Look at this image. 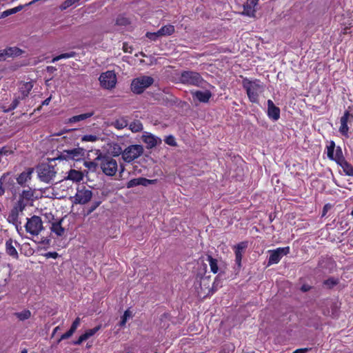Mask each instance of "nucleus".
I'll return each instance as SVG.
<instances>
[{
	"label": "nucleus",
	"instance_id": "nucleus-1",
	"mask_svg": "<svg viewBox=\"0 0 353 353\" xmlns=\"http://www.w3.org/2000/svg\"><path fill=\"white\" fill-rule=\"evenodd\" d=\"M242 85L247 92L248 97L252 103L259 102V96L263 91V85L259 80L250 81L245 78Z\"/></svg>",
	"mask_w": 353,
	"mask_h": 353
},
{
	"label": "nucleus",
	"instance_id": "nucleus-2",
	"mask_svg": "<svg viewBox=\"0 0 353 353\" xmlns=\"http://www.w3.org/2000/svg\"><path fill=\"white\" fill-rule=\"evenodd\" d=\"M96 160L99 161V166L104 174L109 176H113L118 170V164L112 157L102 154L100 153Z\"/></svg>",
	"mask_w": 353,
	"mask_h": 353
},
{
	"label": "nucleus",
	"instance_id": "nucleus-3",
	"mask_svg": "<svg viewBox=\"0 0 353 353\" xmlns=\"http://www.w3.org/2000/svg\"><path fill=\"white\" fill-rule=\"evenodd\" d=\"M180 81L183 84L202 88L207 84L199 73L191 70L183 71L180 75Z\"/></svg>",
	"mask_w": 353,
	"mask_h": 353
},
{
	"label": "nucleus",
	"instance_id": "nucleus-4",
	"mask_svg": "<svg viewBox=\"0 0 353 353\" xmlns=\"http://www.w3.org/2000/svg\"><path fill=\"white\" fill-rule=\"evenodd\" d=\"M57 170L55 165L49 163H43L37 167L39 179L45 183L52 182L56 176Z\"/></svg>",
	"mask_w": 353,
	"mask_h": 353
},
{
	"label": "nucleus",
	"instance_id": "nucleus-5",
	"mask_svg": "<svg viewBox=\"0 0 353 353\" xmlns=\"http://www.w3.org/2000/svg\"><path fill=\"white\" fill-rule=\"evenodd\" d=\"M25 228L28 233L37 236L44 229L41 218L37 215L28 218Z\"/></svg>",
	"mask_w": 353,
	"mask_h": 353
},
{
	"label": "nucleus",
	"instance_id": "nucleus-6",
	"mask_svg": "<svg viewBox=\"0 0 353 353\" xmlns=\"http://www.w3.org/2000/svg\"><path fill=\"white\" fill-rule=\"evenodd\" d=\"M154 83L151 77L142 76L134 79L131 83V90L135 94H141Z\"/></svg>",
	"mask_w": 353,
	"mask_h": 353
},
{
	"label": "nucleus",
	"instance_id": "nucleus-7",
	"mask_svg": "<svg viewBox=\"0 0 353 353\" xmlns=\"http://www.w3.org/2000/svg\"><path fill=\"white\" fill-rule=\"evenodd\" d=\"M144 149L141 145H131L123 150V160L126 163H131L143 153Z\"/></svg>",
	"mask_w": 353,
	"mask_h": 353
},
{
	"label": "nucleus",
	"instance_id": "nucleus-8",
	"mask_svg": "<svg viewBox=\"0 0 353 353\" xmlns=\"http://www.w3.org/2000/svg\"><path fill=\"white\" fill-rule=\"evenodd\" d=\"M92 195L91 190L83 185L79 186L74 196V200L73 203L75 204H85L91 200Z\"/></svg>",
	"mask_w": 353,
	"mask_h": 353
},
{
	"label": "nucleus",
	"instance_id": "nucleus-9",
	"mask_svg": "<svg viewBox=\"0 0 353 353\" xmlns=\"http://www.w3.org/2000/svg\"><path fill=\"white\" fill-rule=\"evenodd\" d=\"M99 80L101 87L105 89L110 90L115 87L117 83V77L114 71L108 70L103 72Z\"/></svg>",
	"mask_w": 353,
	"mask_h": 353
},
{
	"label": "nucleus",
	"instance_id": "nucleus-10",
	"mask_svg": "<svg viewBox=\"0 0 353 353\" xmlns=\"http://www.w3.org/2000/svg\"><path fill=\"white\" fill-rule=\"evenodd\" d=\"M85 154V151L81 148H75L70 150H64L59 156V159L79 161Z\"/></svg>",
	"mask_w": 353,
	"mask_h": 353
},
{
	"label": "nucleus",
	"instance_id": "nucleus-11",
	"mask_svg": "<svg viewBox=\"0 0 353 353\" xmlns=\"http://www.w3.org/2000/svg\"><path fill=\"white\" fill-rule=\"evenodd\" d=\"M290 252V248H279L276 250L270 251V254L268 260V265L278 263L281 259L287 255Z\"/></svg>",
	"mask_w": 353,
	"mask_h": 353
},
{
	"label": "nucleus",
	"instance_id": "nucleus-12",
	"mask_svg": "<svg viewBox=\"0 0 353 353\" xmlns=\"http://www.w3.org/2000/svg\"><path fill=\"white\" fill-rule=\"evenodd\" d=\"M156 182H157L156 179L150 180V179H148L143 178V177H139V178L132 179L130 180L126 183V188H131L138 186V185H143V186L146 187L149 185L154 184Z\"/></svg>",
	"mask_w": 353,
	"mask_h": 353
},
{
	"label": "nucleus",
	"instance_id": "nucleus-13",
	"mask_svg": "<svg viewBox=\"0 0 353 353\" xmlns=\"http://www.w3.org/2000/svg\"><path fill=\"white\" fill-rule=\"evenodd\" d=\"M191 94L194 101L196 100L201 103H208L212 96V92L208 90L205 91H191Z\"/></svg>",
	"mask_w": 353,
	"mask_h": 353
},
{
	"label": "nucleus",
	"instance_id": "nucleus-14",
	"mask_svg": "<svg viewBox=\"0 0 353 353\" xmlns=\"http://www.w3.org/2000/svg\"><path fill=\"white\" fill-rule=\"evenodd\" d=\"M141 139L146 144L148 148H152L161 143V139L160 138L147 132L142 135Z\"/></svg>",
	"mask_w": 353,
	"mask_h": 353
},
{
	"label": "nucleus",
	"instance_id": "nucleus-15",
	"mask_svg": "<svg viewBox=\"0 0 353 353\" xmlns=\"http://www.w3.org/2000/svg\"><path fill=\"white\" fill-rule=\"evenodd\" d=\"M268 116L273 120L277 121L280 118V109L276 107L271 99H268Z\"/></svg>",
	"mask_w": 353,
	"mask_h": 353
},
{
	"label": "nucleus",
	"instance_id": "nucleus-16",
	"mask_svg": "<svg viewBox=\"0 0 353 353\" xmlns=\"http://www.w3.org/2000/svg\"><path fill=\"white\" fill-rule=\"evenodd\" d=\"M17 245H19V243L12 239H9L6 242V252L15 259L19 258V254L15 248Z\"/></svg>",
	"mask_w": 353,
	"mask_h": 353
},
{
	"label": "nucleus",
	"instance_id": "nucleus-17",
	"mask_svg": "<svg viewBox=\"0 0 353 353\" xmlns=\"http://www.w3.org/2000/svg\"><path fill=\"white\" fill-rule=\"evenodd\" d=\"M247 246V242H241L235 246V262L239 268L241 266L243 253Z\"/></svg>",
	"mask_w": 353,
	"mask_h": 353
},
{
	"label": "nucleus",
	"instance_id": "nucleus-18",
	"mask_svg": "<svg viewBox=\"0 0 353 353\" xmlns=\"http://www.w3.org/2000/svg\"><path fill=\"white\" fill-rule=\"evenodd\" d=\"M33 172L32 168H28L26 171L21 172L17 178H16V181L18 184L21 186H24L26 183L31 179V176Z\"/></svg>",
	"mask_w": 353,
	"mask_h": 353
},
{
	"label": "nucleus",
	"instance_id": "nucleus-19",
	"mask_svg": "<svg viewBox=\"0 0 353 353\" xmlns=\"http://www.w3.org/2000/svg\"><path fill=\"white\" fill-rule=\"evenodd\" d=\"M83 178V174L81 171L71 169L68 172V175L65 177V180H70L73 182H79Z\"/></svg>",
	"mask_w": 353,
	"mask_h": 353
},
{
	"label": "nucleus",
	"instance_id": "nucleus-20",
	"mask_svg": "<svg viewBox=\"0 0 353 353\" xmlns=\"http://www.w3.org/2000/svg\"><path fill=\"white\" fill-rule=\"evenodd\" d=\"M63 219H60L55 222L52 223L50 230L52 232H54L57 236H61L63 235L65 232V229L61 226V223Z\"/></svg>",
	"mask_w": 353,
	"mask_h": 353
},
{
	"label": "nucleus",
	"instance_id": "nucleus-21",
	"mask_svg": "<svg viewBox=\"0 0 353 353\" xmlns=\"http://www.w3.org/2000/svg\"><path fill=\"white\" fill-rule=\"evenodd\" d=\"M1 181L4 183V186L10 190H12L14 188V180L15 178L11 176L9 172L3 174L1 176Z\"/></svg>",
	"mask_w": 353,
	"mask_h": 353
},
{
	"label": "nucleus",
	"instance_id": "nucleus-22",
	"mask_svg": "<svg viewBox=\"0 0 353 353\" xmlns=\"http://www.w3.org/2000/svg\"><path fill=\"white\" fill-rule=\"evenodd\" d=\"M350 113L349 112L346 111L344 114V115L341 118V127L339 128V132L343 134V135H347V132H348V126H347V121H348V118L350 117Z\"/></svg>",
	"mask_w": 353,
	"mask_h": 353
},
{
	"label": "nucleus",
	"instance_id": "nucleus-23",
	"mask_svg": "<svg viewBox=\"0 0 353 353\" xmlns=\"http://www.w3.org/2000/svg\"><path fill=\"white\" fill-rule=\"evenodd\" d=\"M33 88V83L32 82H26L23 83L19 88V92L21 94V99H24L26 97L28 96L30 91L32 90Z\"/></svg>",
	"mask_w": 353,
	"mask_h": 353
},
{
	"label": "nucleus",
	"instance_id": "nucleus-24",
	"mask_svg": "<svg viewBox=\"0 0 353 353\" xmlns=\"http://www.w3.org/2000/svg\"><path fill=\"white\" fill-rule=\"evenodd\" d=\"M109 150L113 157L123 156V150L118 143L112 142L109 144Z\"/></svg>",
	"mask_w": 353,
	"mask_h": 353
},
{
	"label": "nucleus",
	"instance_id": "nucleus-25",
	"mask_svg": "<svg viewBox=\"0 0 353 353\" xmlns=\"http://www.w3.org/2000/svg\"><path fill=\"white\" fill-rule=\"evenodd\" d=\"M94 114V111H90L84 114L73 116L68 119V123H77L88 118H90Z\"/></svg>",
	"mask_w": 353,
	"mask_h": 353
},
{
	"label": "nucleus",
	"instance_id": "nucleus-26",
	"mask_svg": "<svg viewBox=\"0 0 353 353\" xmlns=\"http://www.w3.org/2000/svg\"><path fill=\"white\" fill-rule=\"evenodd\" d=\"M112 125L118 130L125 128L128 125V117H121L112 123Z\"/></svg>",
	"mask_w": 353,
	"mask_h": 353
},
{
	"label": "nucleus",
	"instance_id": "nucleus-27",
	"mask_svg": "<svg viewBox=\"0 0 353 353\" xmlns=\"http://www.w3.org/2000/svg\"><path fill=\"white\" fill-rule=\"evenodd\" d=\"M174 32V27L172 25H166L161 27L158 31L157 34L162 36H169L171 35Z\"/></svg>",
	"mask_w": 353,
	"mask_h": 353
},
{
	"label": "nucleus",
	"instance_id": "nucleus-28",
	"mask_svg": "<svg viewBox=\"0 0 353 353\" xmlns=\"http://www.w3.org/2000/svg\"><path fill=\"white\" fill-rule=\"evenodd\" d=\"M8 57H16L22 54L23 50L17 47H9L6 48Z\"/></svg>",
	"mask_w": 353,
	"mask_h": 353
},
{
	"label": "nucleus",
	"instance_id": "nucleus-29",
	"mask_svg": "<svg viewBox=\"0 0 353 353\" xmlns=\"http://www.w3.org/2000/svg\"><path fill=\"white\" fill-rule=\"evenodd\" d=\"M33 196L34 191L31 188H29L28 190H23L19 195V198L26 202L32 200Z\"/></svg>",
	"mask_w": 353,
	"mask_h": 353
},
{
	"label": "nucleus",
	"instance_id": "nucleus-30",
	"mask_svg": "<svg viewBox=\"0 0 353 353\" xmlns=\"http://www.w3.org/2000/svg\"><path fill=\"white\" fill-rule=\"evenodd\" d=\"M14 316L19 320V321H25L30 318L31 316V312L29 310H23L21 312H16L14 313Z\"/></svg>",
	"mask_w": 353,
	"mask_h": 353
},
{
	"label": "nucleus",
	"instance_id": "nucleus-31",
	"mask_svg": "<svg viewBox=\"0 0 353 353\" xmlns=\"http://www.w3.org/2000/svg\"><path fill=\"white\" fill-rule=\"evenodd\" d=\"M342 168L345 174L352 176L353 174V166L349 163L346 160L339 164Z\"/></svg>",
	"mask_w": 353,
	"mask_h": 353
},
{
	"label": "nucleus",
	"instance_id": "nucleus-32",
	"mask_svg": "<svg viewBox=\"0 0 353 353\" xmlns=\"http://www.w3.org/2000/svg\"><path fill=\"white\" fill-rule=\"evenodd\" d=\"M129 129L132 132H139L143 130V124L139 120H136L129 124Z\"/></svg>",
	"mask_w": 353,
	"mask_h": 353
},
{
	"label": "nucleus",
	"instance_id": "nucleus-33",
	"mask_svg": "<svg viewBox=\"0 0 353 353\" xmlns=\"http://www.w3.org/2000/svg\"><path fill=\"white\" fill-rule=\"evenodd\" d=\"M19 213H18L16 210H12L8 216L7 220L10 223H12L13 225H17L18 222L19 221Z\"/></svg>",
	"mask_w": 353,
	"mask_h": 353
},
{
	"label": "nucleus",
	"instance_id": "nucleus-34",
	"mask_svg": "<svg viewBox=\"0 0 353 353\" xmlns=\"http://www.w3.org/2000/svg\"><path fill=\"white\" fill-rule=\"evenodd\" d=\"M333 161H335L337 163V164H339L345 161L343 154L342 149L339 146L336 148V152L334 155Z\"/></svg>",
	"mask_w": 353,
	"mask_h": 353
},
{
	"label": "nucleus",
	"instance_id": "nucleus-35",
	"mask_svg": "<svg viewBox=\"0 0 353 353\" xmlns=\"http://www.w3.org/2000/svg\"><path fill=\"white\" fill-rule=\"evenodd\" d=\"M75 56H76V52H73V51L66 52V53H63V54H61L54 57L51 62L54 63L56 61H59L60 59L72 58V57H74Z\"/></svg>",
	"mask_w": 353,
	"mask_h": 353
},
{
	"label": "nucleus",
	"instance_id": "nucleus-36",
	"mask_svg": "<svg viewBox=\"0 0 353 353\" xmlns=\"http://www.w3.org/2000/svg\"><path fill=\"white\" fill-rule=\"evenodd\" d=\"M208 261L209 262L211 272H212L214 274L217 273L219 270L217 260L212 258V256L208 255Z\"/></svg>",
	"mask_w": 353,
	"mask_h": 353
},
{
	"label": "nucleus",
	"instance_id": "nucleus-37",
	"mask_svg": "<svg viewBox=\"0 0 353 353\" xmlns=\"http://www.w3.org/2000/svg\"><path fill=\"white\" fill-rule=\"evenodd\" d=\"M27 205V202L21 199H19L12 210H16L18 213L22 212Z\"/></svg>",
	"mask_w": 353,
	"mask_h": 353
},
{
	"label": "nucleus",
	"instance_id": "nucleus-38",
	"mask_svg": "<svg viewBox=\"0 0 353 353\" xmlns=\"http://www.w3.org/2000/svg\"><path fill=\"white\" fill-rule=\"evenodd\" d=\"M21 8H22L21 6H18V7H15L12 9L6 10L3 11V12H1L0 19L6 18L12 14H15L17 12L20 11L21 10Z\"/></svg>",
	"mask_w": 353,
	"mask_h": 353
},
{
	"label": "nucleus",
	"instance_id": "nucleus-39",
	"mask_svg": "<svg viewBox=\"0 0 353 353\" xmlns=\"http://www.w3.org/2000/svg\"><path fill=\"white\" fill-rule=\"evenodd\" d=\"M255 12V9L251 7L250 5L246 3L243 6V11L242 12L243 14L247 15L248 17H254Z\"/></svg>",
	"mask_w": 353,
	"mask_h": 353
},
{
	"label": "nucleus",
	"instance_id": "nucleus-40",
	"mask_svg": "<svg viewBox=\"0 0 353 353\" xmlns=\"http://www.w3.org/2000/svg\"><path fill=\"white\" fill-rule=\"evenodd\" d=\"M84 165L90 170L96 171L98 165H99V161H97L95 158L93 161H85L84 163Z\"/></svg>",
	"mask_w": 353,
	"mask_h": 353
},
{
	"label": "nucleus",
	"instance_id": "nucleus-41",
	"mask_svg": "<svg viewBox=\"0 0 353 353\" xmlns=\"http://www.w3.org/2000/svg\"><path fill=\"white\" fill-rule=\"evenodd\" d=\"M334 148H335V143L333 141H331L330 143V145L327 147V157L330 160H333L334 155Z\"/></svg>",
	"mask_w": 353,
	"mask_h": 353
},
{
	"label": "nucleus",
	"instance_id": "nucleus-42",
	"mask_svg": "<svg viewBox=\"0 0 353 353\" xmlns=\"http://www.w3.org/2000/svg\"><path fill=\"white\" fill-rule=\"evenodd\" d=\"M100 139L99 136L96 134H85L82 137V141L96 142Z\"/></svg>",
	"mask_w": 353,
	"mask_h": 353
},
{
	"label": "nucleus",
	"instance_id": "nucleus-43",
	"mask_svg": "<svg viewBox=\"0 0 353 353\" xmlns=\"http://www.w3.org/2000/svg\"><path fill=\"white\" fill-rule=\"evenodd\" d=\"M20 99H21L20 97H19L18 98H15L12 101L11 104L9 105V107L7 109H4L3 110V112H9L14 110L18 106Z\"/></svg>",
	"mask_w": 353,
	"mask_h": 353
},
{
	"label": "nucleus",
	"instance_id": "nucleus-44",
	"mask_svg": "<svg viewBox=\"0 0 353 353\" xmlns=\"http://www.w3.org/2000/svg\"><path fill=\"white\" fill-rule=\"evenodd\" d=\"M130 23L129 19L124 16H119L116 20V24L118 26H126Z\"/></svg>",
	"mask_w": 353,
	"mask_h": 353
},
{
	"label": "nucleus",
	"instance_id": "nucleus-45",
	"mask_svg": "<svg viewBox=\"0 0 353 353\" xmlns=\"http://www.w3.org/2000/svg\"><path fill=\"white\" fill-rule=\"evenodd\" d=\"M80 0H65L61 6V9L65 10L69 8L70 6L77 3Z\"/></svg>",
	"mask_w": 353,
	"mask_h": 353
},
{
	"label": "nucleus",
	"instance_id": "nucleus-46",
	"mask_svg": "<svg viewBox=\"0 0 353 353\" xmlns=\"http://www.w3.org/2000/svg\"><path fill=\"white\" fill-rule=\"evenodd\" d=\"M101 328L100 325H98L92 329H90L87 330L84 334L86 335L87 339H89L90 336H93L97 331H99Z\"/></svg>",
	"mask_w": 353,
	"mask_h": 353
},
{
	"label": "nucleus",
	"instance_id": "nucleus-47",
	"mask_svg": "<svg viewBox=\"0 0 353 353\" xmlns=\"http://www.w3.org/2000/svg\"><path fill=\"white\" fill-rule=\"evenodd\" d=\"M131 316V313L128 310L126 311H125L122 318H121V321H120V325L121 326H124L126 323V321H127V319Z\"/></svg>",
	"mask_w": 353,
	"mask_h": 353
},
{
	"label": "nucleus",
	"instance_id": "nucleus-48",
	"mask_svg": "<svg viewBox=\"0 0 353 353\" xmlns=\"http://www.w3.org/2000/svg\"><path fill=\"white\" fill-rule=\"evenodd\" d=\"M101 201H95L92 203L91 205L88 210V214H91L92 212H94L97 208L100 205Z\"/></svg>",
	"mask_w": 353,
	"mask_h": 353
},
{
	"label": "nucleus",
	"instance_id": "nucleus-49",
	"mask_svg": "<svg viewBox=\"0 0 353 353\" xmlns=\"http://www.w3.org/2000/svg\"><path fill=\"white\" fill-rule=\"evenodd\" d=\"M165 143H167L168 145H171V146H175L176 145L175 139L172 135L167 137L166 139H165Z\"/></svg>",
	"mask_w": 353,
	"mask_h": 353
},
{
	"label": "nucleus",
	"instance_id": "nucleus-50",
	"mask_svg": "<svg viewBox=\"0 0 353 353\" xmlns=\"http://www.w3.org/2000/svg\"><path fill=\"white\" fill-rule=\"evenodd\" d=\"M159 37H161V35L157 34V32L146 33V37H148L149 39L152 40V41H156L157 39V38Z\"/></svg>",
	"mask_w": 353,
	"mask_h": 353
},
{
	"label": "nucleus",
	"instance_id": "nucleus-51",
	"mask_svg": "<svg viewBox=\"0 0 353 353\" xmlns=\"http://www.w3.org/2000/svg\"><path fill=\"white\" fill-rule=\"evenodd\" d=\"M324 284L332 288L337 284V281L334 279H328L324 281Z\"/></svg>",
	"mask_w": 353,
	"mask_h": 353
},
{
	"label": "nucleus",
	"instance_id": "nucleus-52",
	"mask_svg": "<svg viewBox=\"0 0 353 353\" xmlns=\"http://www.w3.org/2000/svg\"><path fill=\"white\" fill-rule=\"evenodd\" d=\"M8 57L6 49L0 50V61H6Z\"/></svg>",
	"mask_w": 353,
	"mask_h": 353
},
{
	"label": "nucleus",
	"instance_id": "nucleus-53",
	"mask_svg": "<svg viewBox=\"0 0 353 353\" xmlns=\"http://www.w3.org/2000/svg\"><path fill=\"white\" fill-rule=\"evenodd\" d=\"M87 337H86V335H85V334H81L77 341H74V345H80L82 342H83L84 341L87 340Z\"/></svg>",
	"mask_w": 353,
	"mask_h": 353
},
{
	"label": "nucleus",
	"instance_id": "nucleus-54",
	"mask_svg": "<svg viewBox=\"0 0 353 353\" xmlns=\"http://www.w3.org/2000/svg\"><path fill=\"white\" fill-rule=\"evenodd\" d=\"M87 337H86V335H85V334H81L77 341H74V345H80L82 342H83L84 341L87 340Z\"/></svg>",
	"mask_w": 353,
	"mask_h": 353
},
{
	"label": "nucleus",
	"instance_id": "nucleus-55",
	"mask_svg": "<svg viewBox=\"0 0 353 353\" xmlns=\"http://www.w3.org/2000/svg\"><path fill=\"white\" fill-rule=\"evenodd\" d=\"M72 334H73L70 330H68V332L61 335V338L59 340V342H60L61 340L69 339L70 336H72Z\"/></svg>",
	"mask_w": 353,
	"mask_h": 353
},
{
	"label": "nucleus",
	"instance_id": "nucleus-56",
	"mask_svg": "<svg viewBox=\"0 0 353 353\" xmlns=\"http://www.w3.org/2000/svg\"><path fill=\"white\" fill-rule=\"evenodd\" d=\"M58 256H59V254L56 252H49L45 254V256L46 258H52V259H57L58 257Z\"/></svg>",
	"mask_w": 353,
	"mask_h": 353
},
{
	"label": "nucleus",
	"instance_id": "nucleus-57",
	"mask_svg": "<svg viewBox=\"0 0 353 353\" xmlns=\"http://www.w3.org/2000/svg\"><path fill=\"white\" fill-rule=\"evenodd\" d=\"M259 0H248L247 4L250 5L251 7L254 8V7L257 5Z\"/></svg>",
	"mask_w": 353,
	"mask_h": 353
},
{
	"label": "nucleus",
	"instance_id": "nucleus-58",
	"mask_svg": "<svg viewBox=\"0 0 353 353\" xmlns=\"http://www.w3.org/2000/svg\"><path fill=\"white\" fill-rule=\"evenodd\" d=\"M4 183L0 178V196H2L5 193V188H3Z\"/></svg>",
	"mask_w": 353,
	"mask_h": 353
},
{
	"label": "nucleus",
	"instance_id": "nucleus-59",
	"mask_svg": "<svg viewBox=\"0 0 353 353\" xmlns=\"http://www.w3.org/2000/svg\"><path fill=\"white\" fill-rule=\"evenodd\" d=\"M309 350L308 348H301L296 350L293 353H305Z\"/></svg>",
	"mask_w": 353,
	"mask_h": 353
},
{
	"label": "nucleus",
	"instance_id": "nucleus-60",
	"mask_svg": "<svg viewBox=\"0 0 353 353\" xmlns=\"http://www.w3.org/2000/svg\"><path fill=\"white\" fill-rule=\"evenodd\" d=\"M170 318V314L168 313H164L161 316V318H160V320L161 321H164V320H167V319H169Z\"/></svg>",
	"mask_w": 353,
	"mask_h": 353
},
{
	"label": "nucleus",
	"instance_id": "nucleus-61",
	"mask_svg": "<svg viewBox=\"0 0 353 353\" xmlns=\"http://www.w3.org/2000/svg\"><path fill=\"white\" fill-rule=\"evenodd\" d=\"M48 72L53 73L57 71V68L54 66H48L46 68Z\"/></svg>",
	"mask_w": 353,
	"mask_h": 353
},
{
	"label": "nucleus",
	"instance_id": "nucleus-62",
	"mask_svg": "<svg viewBox=\"0 0 353 353\" xmlns=\"http://www.w3.org/2000/svg\"><path fill=\"white\" fill-rule=\"evenodd\" d=\"M80 321H81V319L79 317H77L72 323V325L78 327V326L80 324Z\"/></svg>",
	"mask_w": 353,
	"mask_h": 353
},
{
	"label": "nucleus",
	"instance_id": "nucleus-63",
	"mask_svg": "<svg viewBox=\"0 0 353 353\" xmlns=\"http://www.w3.org/2000/svg\"><path fill=\"white\" fill-rule=\"evenodd\" d=\"M52 99V97H49L42 102V105H48Z\"/></svg>",
	"mask_w": 353,
	"mask_h": 353
},
{
	"label": "nucleus",
	"instance_id": "nucleus-64",
	"mask_svg": "<svg viewBox=\"0 0 353 353\" xmlns=\"http://www.w3.org/2000/svg\"><path fill=\"white\" fill-rule=\"evenodd\" d=\"M310 286H309V285H302V287H301V290H302L303 292H307V291H309V290H310Z\"/></svg>",
	"mask_w": 353,
	"mask_h": 353
}]
</instances>
